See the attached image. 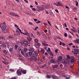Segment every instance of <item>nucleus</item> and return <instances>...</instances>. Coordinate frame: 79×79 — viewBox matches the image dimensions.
<instances>
[{
    "label": "nucleus",
    "instance_id": "5701e85b",
    "mask_svg": "<svg viewBox=\"0 0 79 79\" xmlns=\"http://www.w3.org/2000/svg\"><path fill=\"white\" fill-rule=\"evenodd\" d=\"M48 53L50 55H51L52 56H53V53L52 52H51V51H50L49 52H48Z\"/></svg>",
    "mask_w": 79,
    "mask_h": 79
},
{
    "label": "nucleus",
    "instance_id": "e433bc0d",
    "mask_svg": "<svg viewBox=\"0 0 79 79\" xmlns=\"http://www.w3.org/2000/svg\"><path fill=\"white\" fill-rule=\"evenodd\" d=\"M10 79H16V77H12Z\"/></svg>",
    "mask_w": 79,
    "mask_h": 79
},
{
    "label": "nucleus",
    "instance_id": "f257e3e1",
    "mask_svg": "<svg viewBox=\"0 0 79 79\" xmlns=\"http://www.w3.org/2000/svg\"><path fill=\"white\" fill-rule=\"evenodd\" d=\"M44 10V8L38 6L36 7V11H42Z\"/></svg>",
    "mask_w": 79,
    "mask_h": 79
},
{
    "label": "nucleus",
    "instance_id": "f8f14e48",
    "mask_svg": "<svg viewBox=\"0 0 79 79\" xmlns=\"http://www.w3.org/2000/svg\"><path fill=\"white\" fill-rule=\"evenodd\" d=\"M27 39L28 40V41H29V42H30V41L32 40V38L31 37H27Z\"/></svg>",
    "mask_w": 79,
    "mask_h": 79
},
{
    "label": "nucleus",
    "instance_id": "39448f33",
    "mask_svg": "<svg viewBox=\"0 0 79 79\" xmlns=\"http://www.w3.org/2000/svg\"><path fill=\"white\" fill-rule=\"evenodd\" d=\"M15 26L17 28V29L19 31V32L21 33V30L19 28V26L16 25H15Z\"/></svg>",
    "mask_w": 79,
    "mask_h": 79
},
{
    "label": "nucleus",
    "instance_id": "c756f323",
    "mask_svg": "<svg viewBox=\"0 0 79 79\" xmlns=\"http://www.w3.org/2000/svg\"><path fill=\"white\" fill-rule=\"evenodd\" d=\"M31 36L32 37H33V38H35V36H34V35L32 33H31Z\"/></svg>",
    "mask_w": 79,
    "mask_h": 79
},
{
    "label": "nucleus",
    "instance_id": "774afa93",
    "mask_svg": "<svg viewBox=\"0 0 79 79\" xmlns=\"http://www.w3.org/2000/svg\"><path fill=\"white\" fill-rule=\"evenodd\" d=\"M55 11H56L57 13H58V10L55 9Z\"/></svg>",
    "mask_w": 79,
    "mask_h": 79
},
{
    "label": "nucleus",
    "instance_id": "09e8293b",
    "mask_svg": "<svg viewBox=\"0 0 79 79\" xmlns=\"http://www.w3.org/2000/svg\"><path fill=\"white\" fill-rule=\"evenodd\" d=\"M13 50V48H10L9 49V51L10 52H11V51H12Z\"/></svg>",
    "mask_w": 79,
    "mask_h": 79
},
{
    "label": "nucleus",
    "instance_id": "338daca9",
    "mask_svg": "<svg viewBox=\"0 0 79 79\" xmlns=\"http://www.w3.org/2000/svg\"><path fill=\"white\" fill-rule=\"evenodd\" d=\"M48 31V30H44V32H47Z\"/></svg>",
    "mask_w": 79,
    "mask_h": 79
},
{
    "label": "nucleus",
    "instance_id": "4c0bfd02",
    "mask_svg": "<svg viewBox=\"0 0 79 79\" xmlns=\"http://www.w3.org/2000/svg\"><path fill=\"white\" fill-rule=\"evenodd\" d=\"M34 60L35 61H37V58H36V57H35L34 58Z\"/></svg>",
    "mask_w": 79,
    "mask_h": 79
},
{
    "label": "nucleus",
    "instance_id": "f704fd0d",
    "mask_svg": "<svg viewBox=\"0 0 79 79\" xmlns=\"http://www.w3.org/2000/svg\"><path fill=\"white\" fill-rule=\"evenodd\" d=\"M32 11H35L36 10H37V8L35 9V8H32Z\"/></svg>",
    "mask_w": 79,
    "mask_h": 79
},
{
    "label": "nucleus",
    "instance_id": "412c9836",
    "mask_svg": "<svg viewBox=\"0 0 79 79\" xmlns=\"http://www.w3.org/2000/svg\"><path fill=\"white\" fill-rule=\"evenodd\" d=\"M32 57H35V56H37V55L35 54V53H33V54H32Z\"/></svg>",
    "mask_w": 79,
    "mask_h": 79
},
{
    "label": "nucleus",
    "instance_id": "4d7b16f0",
    "mask_svg": "<svg viewBox=\"0 0 79 79\" xmlns=\"http://www.w3.org/2000/svg\"><path fill=\"white\" fill-rule=\"evenodd\" d=\"M64 36L65 37H67L68 36V35H67V33H65L64 34Z\"/></svg>",
    "mask_w": 79,
    "mask_h": 79
},
{
    "label": "nucleus",
    "instance_id": "a211bd4d",
    "mask_svg": "<svg viewBox=\"0 0 79 79\" xmlns=\"http://www.w3.org/2000/svg\"><path fill=\"white\" fill-rule=\"evenodd\" d=\"M38 63H39V64H41L40 63V57H39V56L38 58Z\"/></svg>",
    "mask_w": 79,
    "mask_h": 79
},
{
    "label": "nucleus",
    "instance_id": "dca6fc26",
    "mask_svg": "<svg viewBox=\"0 0 79 79\" xmlns=\"http://www.w3.org/2000/svg\"><path fill=\"white\" fill-rule=\"evenodd\" d=\"M13 16H16V17H17V18H18V17H19V15H17V14H13Z\"/></svg>",
    "mask_w": 79,
    "mask_h": 79
},
{
    "label": "nucleus",
    "instance_id": "9d476101",
    "mask_svg": "<svg viewBox=\"0 0 79 79\" xmlns=\"http://www.w3.org/2000/svg\"><path fill=\"white\" fill-rule=\"evenodd\" d=\"M26 14H27V15H32V13H31L30 12H29L28 11H27V12H26Z\"/></svg>",
    "mask_w": 79,
    "mask_h": 79
},
{
    "label": "nucleus",
    "instance_id": "c9c22d12",
    "mask_svg": "<svg viewBox=\"0 0 79 79\" xmlns=\"http://www.w3.org/2000/svg\"><path fill=\"white\" fill-rule=\"evenodd\" d=\"M37 33V35H38L39 36V35H40V33L39 32H36Z\"/></svg>",
    "mask_w": 79,
    "mask_h": 79
},
{
    "label": "nucleus",
    "instance_id": "0e129e2a",
    "mask_svg": "<svg viewBox=\"0 0 79 79\" xmlns=\"http://www.w3.org/2000/svg\"><path fill=\"white\" fill-rule=\"evenodd\" d=\"M34 21H35V22H36V21H37V19H34Z\"/></svg>",
    "mask_w": 79,
    "mask_h": 79
},
{
    "label": "nucleus",
    "instance_id": "423d86ee",
    "mask_svg": "<svg viewBox=\"0 0 79 79\" xmlns=\"http://www.w3.org/2000/svg\"><path fill=\"white\" fill-rule=\"evenodd\" d=\"M52 77L53 79H58V77L53 75H52Z\"/></svg>",
    "mask_w": 79,
    "mask_h": 79
},
{
    "label": "nucleus",
    "instance_id": "9b49d317",
    "mask_svg": "<svg viewBox=\"0 0 79 79\" xmlns=\"http://www.w3.org/2000/svg\"><path fill=\"white\" fill-rule=\"evenodd\" d=\"M75 42L76 44H79V39H77Z\"/></svg>",
    "mask_w": 79,
    "mask_h": 79
},
{
    "label": "nucleus",
    "instance_id": "4be33fe9",
    "mask_svg": "<svg viewBox=\"0 0 79 79\" xmlns=\"http://www.w3.org/2000/svg\"><path fill=\"white\" fill-rule=\"evenodd\" d=\"M35 45H37L38 47H40V44L39 43H38L35 44Z\"/></svg>",
    "mask_w": 79,
    "mask_h": 79
},
{
    "label": "nucleus",
    "instance_id": "7c9ffc66",
    "mask_svg": "<svg viewBox=\"0 0 79 79\" xmlns=\"http://www.w3.org/2000/svg\"><path fill=\"white\" fill-rule=\"evenodd\" d=\"M27 51V49L26 48H25L24 49V52H26Z\"/></svg>",
    "mask_w": 79,
    "mask_h": 79
},
{
    "label": "nucleus",
    "instance_id": "13d9d810",
    "mask_svg": "<svg viewBox=\"0 0 79 79\" xmlns=\"http://www.w3.org/2000/svg\"><path fill=\"white\" fill-rule=\"evenodd\" d=\"M24 31H25V33H26V34H27V30H24Z\"/></svg>",
    "mask_w": 79,
    "mask_h": 79
},
{
    "label": "nucleus",
    "instance_id": "f3484780",
    "mask_svg": "<svg viewBox=\"0 0 79 79\" xmlns=\"http://www.w3.org/2000/svg\"><path fill=\"white\" fill-rule=\"evenodd\" d=\"M13 16H16V17H17V18H18V17H19V15H17V14H13Z\"/></svg>",
    "mask_w": 79,
    "mask_h": 79
},
{
    "label": "nucleus",
    "instance_id": "72a5a7b5",
    "mask_svg": "<svg viewBox=\"0 0 79 79\" xmlns=\"http://www.w3.org/2000/svg\"><path fill=\"white\" fill-rule=\"evenodd\" d=\"M47 51L48 52H50V48H48V50H47Z\"/></svg>",
    "mask_w": 79,
    "mask_h": 79
},
{
    "label": "nucleus",
    "instance_id": "473e14b6",
    "mask_svg": "<svg viewBox=\"0 0 79 79\" xmlns=\"http://www.w3.org/2000/svg\"><path fill=\"white\" fill-rule=\"evenodd\" d=\"M21 53L23 56H24V52L23 51H21Z\"/></svg>",
    "mask_w": 79,
    "mask_h": 79
},
{
    "label": "nucleus",
    "instance_id": "49530a36",
    "mask_svg": "<svg viewBox=\"0 0 79 79\" xmlns=\"http://www.w3.org/2000/svg\"><path fill=\"white\" fill-rule=\"evenodd\" d=\"M10 71H14V69H10Z\"/></svg>",
    "mask_w": 79,
    "mask_h": 79
},
{
    "label": "nucleus",
    "instance_id": "cd10ccee",
    "mask_svg": "<svg viewBox=\"0 0 79 79\" xmlns=\"http://www.w3.org/2000/svg\"><path fill=\"white\" fill-rule=\"evenodd\" d=\"M30 50L31 51H32V52H33L34 51V48H30Z\"/></svg>",
    "mask_w": 79,
    "mask_h": 79
},
{
    "label": "nucleus",
    "instance_id": "864d4df0",
    "mask_svg": "<svg viewBox=\"0 0 79 79\" xmlns=\"http://www.w3.org/2000/svg\"><path fill=\"white\" fill-rule=\"evenodd\" d=\"M41 23L40 21H37V22H36V23L37 24H39V23Z\"/></svg>",
    "mask_w": 79,
    "mask_h": 79
},
{
    "label": "nucleus",
    "instance_id": "a878e982",
    "mask_svg": "<svg viewBox=\"0 0 79 79\" xmlns=\"http://www.w3.org/2000/svg\"><path fill=\"white\" fill-rule=\"evenodd\" d=\"M14 47L15 49H17V48H18V45L17 44H15Z\"/></svg>",
    "mask_w": 79,
    "mask_h": 79
},
{
    "label": "nucleus",
    "instance_id": "79ce46f5",
    "mask_svg": "<svg viewBox=\"0 0 79 79\" xmlns=\"http://www.w3.org/2000/svg\"><path fill=\"white\" fill-rule=\"evenodd\" d=\"M59 44L60 45H62V44H63V42L60 41L59 43Z\"/></svg>",
    "mask_w": 79,
    "mask_h": 79
},
{
    "label": "nucleus",
    "instance_id": "603ef678",
    "mask_svg": "<svg viewBox=\"0 0 79 79\" xmlns=\"http://www.w3.org/2000/svg\"><path fill=\"white\" fill-rule=\"evenodd\" d=\"M58 59H60L61 60V59H62V56H59L58 57Z\"/></svg>",
    "mask_w": 79,
    "mask_h": 79
},
{
    "label": "nucleus",
    "instance_id": "b1692460",
    "mask_svg": "<svg viewBox=\"0 0 79 79\" xmlns=\"http://www.w3.org/2000/svg\"><path fill=\"white\" fill-rule=\"evenodd\" d=\"M5 44L7 45V47H10V44L7 41L5 42Z\"/></svg>",
    "mask_w": 79,
    "mask_h": 79
},
{
    "label": "nucleus",
    "instance_id": "a19ab883",
    "mask_svg": "<svg viewBox=\"0 0 79 79\" xmlns=\"http://www.w3.org/2000/svg\"><path fill=\"white\" fill-rule=\"evenodd\" d=\"M3 53L5 54H6V51L5 50H3Z\"/></svg>",
    "mask_w": 79,
    "mask_h": 79
},
{
    "label": "nucleus",
    "instance_id": "680f3d73",
    "mask_svg": "<svg viewBox=\"0 0 79 79\" xmlns=\"http://www.w3.org/2000/svg\"><path fill=\"white\" fill-rule=\"evenodd\" d=\"M42 44L43 45H47V44H45V43H42Z\"/></svg>",
    "mask_w": 79,
    "mask_h": 79
},
{
    "label": "nucleus",
    "instance_id": "052dcab7",
    "mask_svg": "<svg viewBox=\"0 0 79 79\" xmlns=\"http://www.w3.org/2000/svg\"><path fill=\"white\" fill-rule=\"evenodd\" d=\"M46 66V64H44V65H43V66H42V68H44V67H45Z\"/></svg>",
    "mask_w": 79,
    "mask_h": 79
},
{
    "label": "nucleus",
    "instance_id": "37998d69",
    "mask_svg": "<svg viewBox=\"0 0 79 79\" xmlns=\"http://www.w3.org/2000/svg\"><path fill=\"white\" fill-rule=\"evenodd\" d=\"M8 38L9 39H12V38H13V36L10 35V36H9Z\"/></svg>",
    "mask_w": 79,
    "mask_h": 79
},
{
    "label": "nucleus",
    "instance_id": "6e6d98bb",
    "mask_svg": "<svg viewBox=\"0 0 79 79\" xmlns=\"http://www.w3.org/2000/svg\"><path fill=\"white\" fill-rule=\"evenodd\" d=\"M54 67L55 68H56L57 67H58V65H55L54 66Z\"/></svg>",
    "mask_w": 79,
    "mask_h": 79
},
{
    "label": "nucleus",
    "instance_id": "aec40b11",
    "mask_svg": "<svg viewBox=\"0 0 79 79\" xmlns=\"http://www.w3.org/2000/svg\"><path fill=\"white\" fill-rule=\"evenodd\" d=\"M0 39H2V40H5V37H3L1 36H0Z\"/></svg>",
    "mask_w": 79,
    "mask_h": 79
},
{
    "label": "nucleus",
    "instance_id": "58836bf2",
    "mask_svg": "<svg viewBox=\"0 0 79 79\" xmlns=\"http://www.w3.org/2000/svg\"><path fill=\"white\" fill-rule=\"evenodd\" d=\"M41 52L42 53H44L45 52V51H44V49H42L41 50Z\"/></svg>",
    "mask_w": 79,
    "mask_h": 79
},
{
    "label": "nucleus",
    "instance_id": "ea45409f",
    "mask_svg": "<svg viewBox=\"0 0 79 79\" xmlns=\"http://www.w3.org/2000/svg\"><path fill=\"white\" fill-rule=\"evenodd\" d=\"M76 6H78V2H77V1H76Z\"/></svg>",
    "mask_w": 79,
    "mask_h": 79
},
{
    "label": "nucleus",
    "instance_id": "8fccbe9b",
    "mask_svg": "<svg viewBox=\"0 0 79 79\" xmlns=\"http://www.w3.org/2000/svg\"><path fill=\"white\" fill-rule=\"evenodd\" d=\"M28 41L26 39L24 40H23V41H24V42H27Z\"/></svg>",
    "mask_w": 79,
    "mask_h": 79
},
{
    "label": "nucleus",
    "instance_id": "4468645a",
    "mask_svg": "<svg viewBox=\"0 0 79 79\" xmlns=\"http://www.w3.org/2000/svg\"><path fill=\"white\" fill-rule=\"evenodd\" d=\"M38 40L37 39H35V45L38 42Z\"/></svg>",
    "mask_w": 79,
    "mask_h": 79
},
{
    "label": "nucleus",
    "instance_id": "393cba45",
    "mask_svg": "<svg viewBox=\"0 0 79 79\" xmlns=\"http://www.w3.org/2000/svg\"><path fill=\"white\" fill-rule=\"evenodd\" d=\"M57 4L58 5L57 6H62V5L59 2H58L57 3Z\"/></svg>",
    "mask_w": 79,
    "mask_h": 79
},
{
    "label": "nucleus",
    "instance_id": "5fc2aeb1",
    "mask_svg": "<svg viewBox=\"0 0 79 79\" xmlns=\"http://www.w3.org/2000/svg\"><path fill=\"white\" fill-rule=\"evenodd\" d=\"M71 31H73V32H76V31L73 29H71Z\"/></svg>",
    "mask_w": 79,
    "mask_h": 79
},
{
    "label": "nucleus",
    "instance_id": "3c124183",
    "mask_svg": "<svg viewBox=\"0 0 79 79\" xmlns=\"http://www.w3.org/2000/svg\"><path fill=\"white\" fill-rule=\"evenodd\" d=\"M21 34H23V35H27V33H24L22 32L21 31V32H20Z\"/></svg>",
    "mask_w": 79,
    "mask_h": 79
},
{
    "label": "nucleus",
    "instance_id": "de8ad7c7",
    "mask_svg": "<svg viewBox=\"0 0 79 79\" xmlns=\"http://www.w3.org/2000/svg\"><path fill=\"white\" fill-rule=\"evenodd\" d=\"M67 58H71V57H70V56H69L68 55H67Z\"/></svg>",
    "mask_w": 79,
    "mask_h": 79
},
{
    "label": "nucleus",
    "instance_id": "1a4fd4ad",
    "mask_svg": "<svg viewBox=\"0 0 79 79\" xmlns=\"http://www.w3.org/2000/svg\"><path fill=\"white\" fill-rule=\"evenodd\" d=\"M16 33L18 35H20V32H19V31L18 30H16Z\"/></svg>",
    "mask_w": 79,
    "mask_h": 79
},
{
    "label": "nucleus",
    "instance_id": "e2e57ef3",
    "mask_svg": "<svg viewBox=\"0 0 79 79\" xmlns=\"http://www.w3.org/2000/svg\"><path fill=\"white\" fill-rule=\"evenodd\" d=\"M64 26L65 27H67V25H66V23H65L64 24Z\"/></svg>",
    "mask_w": 79,
    "mask_h": 79
},
{
    "label": "nucleus",
    "instance_id": "bf43d9fd",
    "mask_svg": "<svg viewBox=\"0 0 79 79\" xmlns=\"http://www.w3.org/2000/svg\"><path fill=\"white\" fill-rule=\"evenodd\" d=\"M37 29H38V27H36L34 29V31H36L37 30Z\"/></svg>",
    "mask_w": 79,
    "mask_h": 79
},
{
    "label": "nucleus",
    "instance_id": "7ed1b4c3",
    "mask_svg": "<svg viewBox=\"0 0 79 79\" xmlns=\"http://www.w3.org/2000/svg\"><path fill=\"white\" fill-rule=\"evenodd\" d=\"M73 50H74V54L75 55H76V54H77V53L79 52V49H73Z\"/></svg>",
    "mask_w": 79,
    "mask_h": 79
},
{
    "label": "nucleus",
    "instance_id": "6e6552de",
    "mask_svg": "<svg viewBox=\"0 0 79 79\" xmlns=\"http://www.w3.org/2000/svg\"><path fill=\"white\" fill-rule=\"evenodd\" d=\"M70 58L72 59L71 60V63H73V62H74V57L73 56H71L70 57Z\"/></svg>",
    "mask_w": 79,
    "mask_h": 79
},
{
    "label": "nucleus",
    "instance_id": "2eb2a0df",
    "mask_svg": "<svg viewBox=\"0 0 79 79\" xmlns=\"http://www.w3.org/2000/svg\"><path fill=\"white\" fill-rule=\"evenodd\" d=\"M1 46H2V47H4L5 48H6V44L5 43L2 44Z\"/></svg>",
    "mask_w": 79,
    "mask_h": 79
},
{
    "label": "nucleus",
    "instance_id": "0eeeda50",
    "mask_svg": "<svg viewBox=\"0 0 79 79\" xmlns=\"http://www.w3.org/2000/svg\"><path fill=\"white\" fill-rule=\"evenodd\" d=\"M20 70L21 71V72L23 74H26L27 71L26 70H23L21 69Z\"/></svg>",
    "mask_w": 79,
    "mask_h": 79
},
{
    "label": "nucleus",
    "instance_id": "ddd939ff",
    "mask_svg": "<svg viewBox=\"0 0 79 79\" xmlns=\"http://www.w3.org/2000/svg\"><path fill=\"white\" fill-rule=\"evenodd\" d=\"M43 36L44 39H47V37L45 35V34H43Z\"/></svg>",
    "mask_w": 79,
    "mask_h": 79
},
{
    "label": "nucleus",
    "instance_id": "bb28decb",
    "mask_svg": "<svg viewBox=\"0 0 79 79\" xmlns=\"http://www.w3.org/2000/svg\"><path fill=\"white\" fill-rule=\"evenodd\" d=\"M28 54L29 56H31L32 55V52H28Z\"/></svg>",
    "mask_w": 79,
    "mask_h": 79
},
{
    "label": "nucleus",
    "instance_id": "a18cd8bd",
    "mask_svg": "<svg viewBox=\"0 0 79 79\" xmlns=\"http://www.w3.org/2000/svg\"><path fill=\"white\" fill-rule=\"evenodd\" d=\"M26 55L27 57L29 56V55L28 54V53L27 52H26Z\"/></svg>",
    "mask_w": 79,
    "mask_h": 79
},
{
    "label": "nucleus",
    "instance_id": "69168bd1",
    "mask_svg": "<svg viewBox=\"0 0 79 79\" xmlns=\"http://www.w3.org/2000/svg\"><path fill=\"white\" fill-rule=\"evenodd\" d=\"M35 3L36 5H38V3H37V2L35 1Z\"/></svg>",
    "mask_w": 79,
    "mask_h": 79
},
{
    "label": "nucleus",
    "instance_id": "c03bdc74",
    "mask_svg": "<svg viewBox=\"0 0 79 79\" xmlns=\"http://www.w3.org/2000/svg\"><path fill=\"white\" fill-rule=\"evenodd\" d=\"M47 77L49 79H50V75H47Z\"/></svg>",
    "mask_w": 79,
    "mask_h": 79
},
{
    "label": "nucleus",
    "instance_id": "f03ea898",
    "mask_svg": "<svg viewBox=\"0 0 79 79\" xmlns=\"http://www.w3.org/2000/svg\"><path fill=\"white\" fill-rule=\"evenodd\" d=\"M16 73L18 76H21L22 75V73H21V70L19 69H18Z\"/></svg>",
    "mask_w": 79,
    "mask_h": 79
},
{
    "label": "nucleus",
    "instance_id": "6ab92c4d",
    "mask_svg": "<svg viewBox=\"0 0 79 79\" xmlns=\"http://www.w3.org/2000/svg\"><path fill=\"white\" fill-rule=\"evenodd\" d=\"M51 63H55L56 61H55V60L54 59H52L51 60Z\"/></svg>",
    "mask_w": 79,
    "mask_h": 79
},
{
    "label": "nucleus",
    "instance_id": "c85d7f7f",
    "mask_svg": "<svg viewBox=\"0 0 79 79\" xmlns=\"http://www.w3.org/2000/svg\"><path fill=\"white\" fill-rule=\"evenodd\" d=\"M13 14H15V13H14L13 12H10L9 13V15H11V16H13Z\"/></svg>",
    "mask_w": 79,
    "mask_h": 79
},
{
    "label": "nucleus",
    "instance_id": "2f4dec72",
    "mask_svg": "<svg viewBox=\"0 0 79 79\" xmlns=\"http://www.w3.org/2000/svg\"><path fill=\"white\" fill-rule=\"evenodd\" d=\"M30 44V42L28 41L27 42L25 43V44L28 45V44Z\"/></svg>",
    "mask_w": 79,
    "mask_h": 79
},
{
    "label": "nucleus",
    "instance_id": "20e7f679",
    "mask_svg": "<svg viewBox=\"0 0 79 79\" xmlns=\"http://www.w3.org/2000/svg\"><path fill=\"white\" fill-rule=\"evenodd\" d=\"M6 26L3 25L2 28V31H5V29H6Z\"/></svg>",
    "mask_w": 79,
    "mask_h": 79
}]
</instances>
